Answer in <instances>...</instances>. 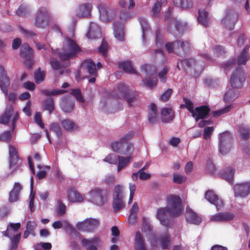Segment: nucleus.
Masks as SVG:
<instances>
[{
    "instance_id": "obj_62",
    "label": "nucleus",
    "mask_w": 250,
    "mask_h": 250,
    "mask_svg": "<svg viewBox=\"0 0 250 250\" xmlns=\"http://www.w3.org/2000/svg\"><path fill=\"white\" fill-rule=\"evenodd\" d=\"M37 225L35 222L29 221L27 222L26 227V229L31 232L33 236L35 235L34 229L36 228Z\"/></svg>"
},
{
    "instance_id": "obj_34",
    "label": "nucleus",
    "mask_w": 250,
    "mask_h": 250,
    "mask_svg": "<svg viewBox=\"0 0 250 250\" xmlns=\"http://www.w3.org/2000/svg\"><path fill=\"white\" fill-rule=\"evenodd\" d=\"M100 35V30L99 27L95 24H91L86 34L89 39H95Z\"/></svg>"
},
{
    "instance_id": "obj_48",
    "label": "nucleus",
    "mask_w": 250,
    "mask_h": 250,
    "mask_svg": "<svg viewBox=\"0 0 250 250\" xmlns=\"http://www.w3.org/2000/svg\"><path fill=\"white\" fill-rule=\"evenodd\" d=\"M232 108V105L231 104L227 105L224 108L219 110L213 111L212 115L214 117L220 116L223 114L229 112Z\"/></svg>"
},
{
    "instance_id": "obj_24",
    "label": "nucleus",
    "mask_w": 250,
    "mask_h": 250,
    "mask_svg": "<svg viewBox=\"0 0 250 250\" xmlns=\"http://www.w3.org/2000/svg\"><path fill=\"white\" fill-rule=\"evenodd\" d=\"M234 218V214L231 213L221 212L216 213L212 216L211 221L214 222H224L232 220Z\"/></svg>"
},
{
    "instance_id": "obj_44",
    "label": "nucleus",
    "mask_w": 250,
    "mask_h": 250,
    "mask_svg": "<svg viewBox=\"0 0 250 250\" xmlns=\"http://www.w3.org/2000/svg\"><path fill=\"white\" fill-rule=\"evenodd\" d=\"M238 128L241 139L245 140L249 139L250 137V128L244 125H239Z\"/></svg>"
},
{
    "instance_id": "obj_33",
    "label": "nucleus",
    "mask_w": 250,
    "mask_h": 250,
    "mask_svg": "<svg viewBox=\"0 0 250 250\" xmlns=\"http://www.w3.org/2000/svg\"><path fill=\"white\" fill-rule=\"evenodd\" d=\"M173 3L182 9H190L193 5L192 0H173Z\"/></svg>"
},
{
    "instance_id": "obj_26",
    "label": "nucleus",
    "mask_w": 250,
    "mask_h": 250,
    "mask_svg": "<svg viewBox=\"0 0 250 250\" xmlns=\"http://www.w3.org/2000/svg\"><path fill=\"white\" fill-rule=\"evenodd\" d=\"M21 189L22 187L19 183H15L12 190L9 192V201L10 202H14L18 200Z\"/></svg>"
},
{
    "instance_id": "obj_32",
    "label": "nucleus",
    "mask_w": 250,
    "mask_h": 250,
    "mask_svg": "<svg viewBox=\"0 0 250 250\" xmlns=\"http://www.w3.org/2000/svg\"><path fill=\"white\" fill-rule=\"evenodd\" d=\"M61 123L62 127L68 131H73L78 129L77 125L68 119L62 120Z\"/></svg>"
},
{
    "instance_id": "obj_17",
    "label": "nucleus",
    "mask_w": 250,
    "mask_h": 250,
    "mask_svg": "<svg viewBox=\"0 0 250 250\" xmlns=\"http://www.w3.org/2000/svg\"><path fill=\"white\" fill-rule=\"evenodd\" d=\"M210 111V109L208 105H201L195 107L192 116L195 121L197 122L200 120L206 118Z\"/></svg>"
},
{
    "instance_id": "obj_14",
    "label": "nucleus",
    "mask_w": 250,
    "mask_h": 250,
    "mask_svg": "<svg viewBox=\"0 0 250 250\" xmlns=\"http://www.w3.org/2000/svg\"><path fill=\"white\" fill-rule=\"evenodd\" d=\"M117 89L119 94L127 102L129 106L131 103L136 100L134 92L130 90L128 87L124 83H120L117 85Z\"/></svg>"
},
{
    "instance_id": "obj_49",
    "label": "nucleus",
    "mask_w": 250,
    "mask_h": 250,
    "mask_svg": "<svg viewBox=\"0 0 250 250\" xmlns=\"http://www.w3.org/2000/svg\"><path fill=\"white\" fill-rule=\"evenodd\" d=\"M183 101L185 103V104H181V107H186L192 114V113L194 111V109H193V103L190 100L185 97L183 98Z\"/></svg>"
},
{
    "instance_id": "obj_57",
    "label": "nucleus",
    "mask_w": 250,
    "mask_h": 250,
    "mask_svg": "<svg viewBox=\"0 0 250 250\" xmlns=\"http://www.w3.org/2000/svg\"><path fill=\"white\" fill-rule=\"evenodd\" d=\"M181 62L184 66L187 67H195L196 64V61L193 58H189L182 60Z\"/></svg>"
},
{
    "instance_id": "obj_41",
    "label": "nucleus",
    "mask_w": 250,
    "mask_h": 250,
    "mask_svg": "<svg viewBox=\"0 0 250 250\" xmlns=\"http://www.w3.org/2000/svg\"><path fill=\"white\" fill-rule=\"evenodd\" d=\"M172 112V109L171 108H163L161 110V115L163 116H167L169 115V116L167 118H163L162 121L163 123H168L173 120L174 118V114L172 113L171 114Z\"/></svg>"
},
{
    "instance_id": "obj_56",
    "label": "nucleus",
    "mask_w": 250,
    "mask_h": 250,
    "mask_svg": "<svg viewBox=\"0 0 250 250\" xmlns=\"http://www.w3.org/2000/svg\"><path fill=\"white\" fill-rule=\"evenodd\" d=\"M12 138V134L10 131H5L0 134V141L9 142Z\"/></svg>"
},
{
    "instance_id": "obj_55",
    "label": "nucleus",
    "mask_w": 250,
    "mask_h": 250,
    "mask_svg": "<svg viewBox=\"0 0 250 250\" xmlns=\"http://www.w3.org/2000/svg\"><path fill=\"white\" fill-rule=\"evenodd\" d=\"M108 47L107 42L104 40H103L101 45L98 47V49L99 52L101 53L103 56L105 57L107 54Z\"/></svg>"
},
{
    "instance_id": "obj_43",
    "label": "nucleus",
    "mask_w": 250,
    "mask_h": 250,
    "mask_svg": "<svg viewBox=\"0 0 250 250\" xmlns=\"http://www.w3.org/2000/svg\"><path fill=\"white\" fill-rule=\"evenodd\" d=\"M198 12L199 17H198V21L199 22H200L205 26H208L209 24L208 13L207 11L202 10H199Z\"/></svg>"
},
{
    "instance_id": "obj_51",
    "label": "nucleus",
    "mask_w": 250,
    "mask_h": 250,
    "mask_svg": "<svg viewBox=\"0 0 250 250\" xmlns=\"http://www.w3.org/2000/svg\"><path fill=\"white\" fill-rule=\"evenodd\" d=\"M143 82L145 85L149 88L152 89L155 86L157 83L158 80L156 78H148L143 80Z\"/></svg>"
},
{
    "instance_id": "obj_6",
    "label": "nucleus",
    "mask_w": 250,
    "mask_h": 250,
    "mask_svg": "<svg viewBox=\"0 0 250 250\" xmlns=\"http://www.w3.org/2000/svg\"><path fill=\"white\" fill-rule=\"evenodd\" d=\"M50 21L51 16L47 9L44 7L40 8L35 15L34 25L38 28H44Z\"/></svg>"
},
{
    "instance_id": "obj_1",
    "label": "nucleus",
    "mask_w": 250,
    "mask_h": 250,
    "mask_svg": "<svg viewBox=\"0 0 250 250\" xmlns=\"http://www.w3.org/2000/svg\"><path fill=\"white\" fill-rule=\"evenodd\" d=\"M81 49L75 41L69 37H65L63 42L62 51L58 53V56L61 60L67 61L66 66L70 64L69 59L76 56L77 53Z\"/></svg>"
},
{
    "instance_id": "obj_20",
    "label": "nucleus",
    "mask_w": 250,
    "mask_h": 250,
    "mask_svg": "<svg viewBox=\"0 0 250 250\" xmlns=\"http://www.w3.org/2000/svg\"><path fill=\"white\" fill-rule=\"evenodd\" d=\"M238 20V15L233 12H228L222 20L221 23L224 26V27H228V23L231 24V27L229 29H232L234 26V25Z\"/></svg>"
},
{
    "instance_id": "obj_28",
    "label": "nucleus",
    "mask_w": 250,
    "mask_h": 250,
    "mask_svg": "<svg viewBox=\"0 0 250 250\" xmlns=\"http://www.w3.org/2000/svg\"><path fill=\"white\" fill-rule=\"evenodd\" d=\"M113 25L115 37L119 41H123L124 40L123 25L119 22H114Z\"/></svg>"
},
{
    "instance_id": "obj_38",
    "label": "nucleus",
    "mask_w": 250,
    "mask_h": 250,
    "mask_svg": "<svg viewBox=\"0 0 250 250\" xmlns=\"http://www.w3.org/2000/svg\"><path fill=\"white\" fill-rule=\"evenodd\" d=\"M129 154V156L126 157L121 156H118V165L117 170L118 172L120 171L122 169L125 167L129 163L131 157L130 156L131 153L130 152Z\"/></svg>"
},
{
    "instance_id": "obj_25",
    "label": "nucleus",
    "mask_w": 250,
    "mask_h": 250,
    "mask_svg": "<svg viewBox=\"0 0 250 250\" xmlns=\"http://www.w3.org/2000/svg\"><path fill=\"white\" fill-rule=\"evenodd\" d=\"M234 170L232 167H227L225 170L219 173L221 178L227 181L229 184H232Z\"/></svg>"
},
{
    "instance_id": "obj_10",
    "label": "nucleus",
    "mask_w": 250,
    "mask_h": 250,
    "mask_svg": "<svg viewBox=\"0 0 250 250\" xmlns=\"http://www.w3.org/2000/svg\"><path fill=\"white\" fill-rule=\"evenodd\" d=\"M124 198L123 187L120 185H116L114 189L112 203V207L115 212H117L124 208L125 204Z\"/></svg>"
},
{
    "instance_id": "obj_2",
    "label": "nucleus",
    "mask_w": 250,
    "mask_h": 250,
    "mask_svg": "<svg viewBox=\"0 0 250 250\" xmlns=\"http://www.w3.org/2000/svg\"><path fill=\"white\" fill-rule=\"evenodd\" d=\"M134 136V133L129 131L118 142H114L111 144L112 149L121 155H127L133 149V144L128 143L129 140Z\"/></svg>"
},
{
    "instance_id": "obj_39",
    "label": "nucleus",
    "mask_w": 250,
    "mask_h": 250,
    "mask_svg": "<svg viewBox=\"0 0 250 250\" xmlns=\"http://www.w3.org/2000/svg\"><path fill=\"white\" fill-rule=\"evenodd\" d=\"M120 68L123 69L125 72L129 74H137V71L133 68L131 62L130 61H125L119 64Z\"/></svg>"
},
{
    "instance_id": "obj_60",
    "label": "nucleus",
    "mask_w": 250,
    "mask_h": 250,
    "mask_svg": "<svg viewBox=\"0 0 250 250\" xmlns=\"http://www.w3.org/2000/svg\"><path fill=\"white\" fill-rule=\"evenodd\" d=\"M172 92V89L171 88L167 89L160 96V100L163 102L168 101Z\"/></svg>"
},
{
    "instance_id": "obj_63",
    "label": "nucleus",
    "mask_w": 250,
    "mask_h": 250,
    "mask_svg": "<svg viewBox=\"0 0 250 250\" xmlns=\"http://www.w3.org/2000/svg\"><path fill=\"white\" fill-rule=\"evenodd\" d=\"M28 12V10L27 7L21 5L18 8L16 14L19 16H25Z\"/></svg>"
},
{
    "instance_id": "obj_22",
    "label": "nucleus",
    "mask_w": 250,
    "mask_h": 250,
    "mask_svg": "<svg viewBox=\"0 0 250 250\" xmlns=\"http://www.w3.org/2000/svg\"><path fill=\"white\" fill-rule=\"evenodd\" d=\"M92 8L91 4L85 3L80 5L76 10L78 16L80 17L88 18L90 16L91 11Z\"/></svg>"
},
{
    "instance_id": "obj_16",
    "label": "nucleus",
    "mask_w": 250,
    "mask_h": 250,
    "mask_svg": "<svg viewBox=\"0 0 250 250\" xmlns=\"http://www.w3.org/2000/svg\"><path fill=\"white\" fill-rule=\"evenodd\" d=\"M235 196L245 197L250 193V181L236 184L234 187Z\"/></svg>"
},
{
    "instance_id": "obj_47",
    "label": "nucleus",
    "mask_w": 250,
    "mask_h": 250,
    "mask_svg": "<svg viewBox=\"0 0 250 250\" xmlns=\"http://www.w3.org/2000/svg\"><path fill=\"white\" fill-rule=\"evenodd\" d=\"M160 1L161 3L159 1H157L152 7V12L154 16H157L160 13L161 9L162 4H166L167 2V0H160Z\"/></svg>"
},
{
    "instance_id": "obj_13",
    "label": "nucleus",
    "mask_w": 250,
    "mask_h": 250,
    "mask_svg": "<svg viewBox=\"0 0 250 250\" xmlns=\"http://www.w3.org/2000/svg\"><path fill=\"white\" fill-rule=\"evenodd\" d=\"M21 55L24 60V64L28 69L33 63L34 50L27 43H23L21 48Z\"/></svg>"
},
{
    "instance_id": "obj_23",
    "label": "nucleus",
    "mask_w": 250,
    "mask_h": 250,
    "mask_svg": "<svg viewBox=\"0 0 250 250\" xmlns=\"http://www.w3.org/2000/svg\"><path fill=\"white\" fill-rule=\"evenodd\" d=\"M9 155L10 167H15L18 164L19 158L18 155L17 149L15 146L11 145L9 146Z\"/></svg>"
},
{
    "instance_id": "obj_37",
    "label": "nucleus",
    "mask_w": 250,
    "mask_h": 250,
    "mask_svg": "<svg viewBox=\"0 0 250 250\" xmlns=\"http://www.w3.org/2000/svg\"><path fill=\"white\" fill-rule=\"evenodd\" d=\"M249 49V46L248 45L246 46L243 50V51L242 52V53L240 54V55L239 56L238 58V65L239 66L240 65H244L247 62L250 60V56L248 54V51Z\"/></svg>"
},
{
    "instance_id": "obj_35",
    "label": "nucleus",
    "mask_w": 250,
    "mask_h": 250,
    "mask_svg": "<svg viewBox=\"0 0 250 250\" xmlns=\"http://www.w3.org/2000/svg\"><path fill=\"white\" fill-rule=\"evenodd\" d=\"M82 243L87 247L86 250H97L96 245L98 243V239L96 238L89 239L84 238L82 240Z\"/></svg>"
},
{
    "instance_id": "obj_42",
    "label": "nucleus",
    "mask_w": 250,
    "mask_h": 250,
    "mask_svg": "<svg viewBox=\"0 0 250 250\" xmlns=\"http://www.w3.org/2000/svg\"><path fill=\"white\" fill-rule=\"evenodd\" d=\"M187 220L189 222L198 225L202 222L201 218L195 212L191 210L188 212Z\"/></svg>"
},
{
    "instance_id": "obj_53",
    "label": "nucleus",
    "mask_w": 250,
    "mask_h": 250,
    "mask_svg": "<svg viewBox=\"0 0 250 250\" xmlns=\"http://www.w3.org/2000/svg\"><path fill=\"white\" fill-rule=\"evenodd\" d=\"M172 180L174 183L181 184L186 182V177L178 173H174Z\"/></svg>"
},
{
    "instance_id": "obj_27",
    "label": "nucleus",
    "mask_w": 250,
    "mask_h": 250,
    "mask_svg": "<svg viewBox=\"0 0 250 250\" xmlns=\"http://www.w3.org/2000/svg\"><path fill=\"white\" fill-rule=\"evenodd\" d=\"M83 65L86 68L87 73L91 76L97 77L98 75L96 64L92 60L84 61Z\"/></svg>"
},
{
    "instance_id": "obj_64",
    "label": "nucleus",
    "mask_w": 250,
    "mask_h": 250,
    "mask_svg": "<svg viewBox=\"0 0 250 250\" xmlns=\"http://www.w3.org/2000/svg\"><path fill=\"white\" fill-rule=\"evenodd\" d=\"M50 128L52 131L55 132L57 134L58 136H60L62 135L61 127L58 123H52L50 125Z\"/></svg>"
},
{
    "instance_id": "obj_52",
    "label": "nucleus",
    "mask_w": 250,
    "mask_h": 250,
    "mask_svg": "<svg viewBox=\"0 0 250 250\" xmlns=\"http://www.w3.org/2000/svg\"><path fill=\"white\" fill-rule=\"evenodd\" d=\"M70 93L73 95L76 100L80 103H84V99L82 95L81 90L79 89H73Z\"/></svg>"
},
{
    "instance_id": "obj_54",
    "label": "nucleus",
    "mask_w": 250,
    "mask_h": 250,
    "mask_svg": "<svg viewBox=\"0 0 250 250\" xmlns=\"http://www.w3.org/2000/svg\"><path fill=\"white\" fill-rule=\"evenodd\" d=\"M66 207L62 201H59L57 208L58 215L62 216L65 213Z\"/></svg>"
},
{
    "instance_id": "obj_9",
    "label": "nucleus",
    "mask_w": 250,
    "mask_h": 250,
    "mask_svg": "<svg viewBox=\"0 0 250 250\" xmlns=\"http://www.w3.org/2000/svg\"><path fill=\"white\" fill-rule=\"evenodd\" d=\"M246 75L242 67H238L235 69L231 74L229 83L233 88H241L246 81Z\"/></svg>"
},
{
    "instance_id": "obj_29",
    "label": "nucleus",
    "mask_w": 250,
    "mask_h": 250,
    "mask_svg": "<svg viewBox=\"0 0 250 250\" xmlns=\"http://www.w3.org/2000/svg\"><path fill=\"white\" fill-rule=\"evenodd\" d=\"M134 248L135 250H147L144 240L140 231L136 233L134 240Z\"/></svg>"
},
{
    "instance_id": "obj_21",
    "label": "nucleus",
    "mask_w": 250,
    "mask_h": 250,
    "mask_svg": "<svg viewBox=\"0 0 250 250\" xmlns=\"http://www.w3.org/2000/svg\"><path fill=\"white\" fill-rule=\"evenodd\" d=\"M67 197L71 202H81L83 197L74 187H70L67 190Z\"/></svg>"
},
{
    "instance_id": "obj_5",
    "label": "nucleus",
    "mask_w": 250,
    "mask_h": 250,
    "mask_svg": "<svg viewBox=\"0 0 250 250\" xmlns=\"http://www.w3.org/2000/svg\"><path fill=\"white\" fill-rule=\"evenodd\" d=\"M165 47L169 53H175L181 55L189 52L190 43L188 41H176L171 42H167L165 44Z\"/></svg>"
},
{
    "instance_id": "obj_58",
    "label": "nucleus",
    "mask_w": 250,
    "mask_h": 250,
    "mask_svg": "<svg viewBox=\"0 0 250 250\" xmlns=\"http://www.w3.org/2000/svg\"><path fill=\"white\" fill-rule=\"evenodd\" d=\"M153 56L154 59H160L162 61H164L165 58L163 51L160 49L154 50Z\"/></svg>"
},
{
    "instance_id": "obj_61",
    "label": "nucleus",
    "mask_w": 250,
    "mask_h": 250,
    "mask_svg": "<svg viewBox=\"0 0 250 250\" xmlns=\"http://www.w3.org/2000/svg\"><path fill=\"white\" fill-rule=\"evenodd\" d=\"M104 161L110 164L115 165L117 163V159L114 154H109L104 159Z\"/></svg>"
},
{
    "instance_id": "obj_3",
    "label": "nucleus",
    "mask_w": 250,
    "mask_h": 250,
    "mask_svg": "<svg viewBox=\"0 0 250 250\" xmlns=\"http://www.w3.org/2000/svg\"><path fill=\"white\" fill-rule=\"evenodd\" d=\"M167 207L169 217H179L182 214V202L181 198L176 195H170L167 197Z\"/></svg>"
},
{
    "instance_id": "obj_15",
    "label": "nucleus",
    "mask_w": 250,
    "mask_h": 250,
    "mask_svg": "<svg viewBox=\"0 0 250 250\" xmlns=\"http://www.w3.org/2000/svg\"><path fill=\"white\" fill-rule=\"evenodd\" d=\"M99 225L98 220L87 218L83 222H78L76 225L77 229L80 231H92Z\"/></svg>"
},
{
    "instance_id": "obj_59",
    "label": "nucleus",
    "mask_w": 250,
    "mask_h": 250,
    "mask_svg": "<svg viewBox=\"0 0 250 250\" xmlns=\"http://www.w3.org/2000/svg\"><path fill=\"white\" fill-rule=\"evenodd\" d=\"M168 71V68L167 66H165L163 67V69L159 73L158 76L161 82L163 83L166 82L167 79V75Z\"/></svg>"
},
{
    "instance_id": "obj_19",
    "label": "nucleus",
    "mask_w": 250,
    "mask_h": 250,
    "mask_svg": "<svg viewBox=\"0 0 250 250\" xmlns=\"http://www.w3.org/2000/svg\"><path fill=\"white\" fill-rule=\"evenodd\" d=\"M206 199L210 203L214 205L219 209L223 206L222 200L212 190H208L205 195Z\"/></svg>"
},
{
    "instance_id": "obj_12",
    "label": "nucleus",
    "mask_w": 250,
    "mask_h": 250,
    "mask_svg": "<svg viewBox=\"0 0 250 250\" xmlns=\"http://www.w3.org/2000/svg\"><path fill=\"white\" fill-rule=\"evenodd\" d=\"M19 117V113L14 114L13 106L10 105L6 107L4 113L0 116V123L7 125L12 119V131H14Z\"/></svg>"
},
{
    "instance_id": "obj_31",
    "label": "nucleus",
    "mask_w": 250,
    "mask_h": 250,
    "mask_svg": "<svg viewBox=\"0 0 250 250\" xmlns=\"http://www.w3.org/2000/svg\"><path fill=\"white\" fill-rule=\"evenodd\" d=\"M98 8L100 13V16L103 20L109 21L112 19V17L109 16L110 9L108 6L105 4H100L98 5Z\"/></svg>"
},
{
    "instance_id": "obj_36",
    "label": "nucleus",
    "mask_w": 250,
    "mask_h": 250,
    "mask_svg": "<svg viewBox=\"0 0 250 250\" xmlns=\"http://www.w3.org/2000/svg\"><path fill=\"white\" fill-rule=\"evenodd\" d=\"M238 97V94L236 90L233 88L229 89L224 96V101L225 103H229L234 100Z\"/></svg>"
},
{
    "instance_id": "obj_46",
    "label": "nucleus",
    "mask_w": 250,
    "mask_h": 250,
    "mask_svg": "<svg viewBox=\"0 0 250 250\" xmlns=\"http://www.w3.org/2000/svg\"><path fill=\"white\" fill-rule=\"evenodd\" d=\"M142 70L144 71L147 75L150 76L155 74L157 73L156 67L152 65L145 64L142 66Z\"/></svg>"
},
{
    "instance_id": "obj_30",
    "label": "nucleus",
    "mask_w": 250,
    "mask_h": 250,
    "mask_svg": "<svg viewBox=\"0 0 250 250\" xmlns=\"http://www.w3.org/2000/svg\"><path fill=\"white\" fill-rule=\"evenodd\" d=\"M147 117L149 122L151 124H156L158 122L157 108L156 104L154 103L150 105Z\"/></svg>"
},
{
    "instance_id": "obj_45",
    "label": "nucleus",
    "mask_w": 250,
    "mask_h": 250,
    "mask_svg": "<svg viewBox=\"0 0 250 250\" xmlns=\"http://www.w3.org/2000/svg\"><path fill=\"white\" fill-rule=\"evenodd\" d=\"M45 73L44 71H41L39 68L34 72V79L36 83L38 84L42 83L44 80Z\"/></svg>"
},
{
    "instance_id": "obj_4",
    "label": "nucleus",
    "mask_w": 250,
    "mask_h": 250,
    "mask_svg": "<svg viewBox=\"0 0 250 250\" xmlns=\"http://www.w3.org/2000/svg\"><path fill=\"white\" fill-rule=\"evenodd\" d=\"M233 137L228 131H225L218 135V148L220 153L226 154L232 148Z\"/></svg>"
},
{
    "instance_id": "obj_18",
    "label": "nucleus",
    "mask_w": 250,
    "mask_h": 250,
    "mask_svg": "<svg viewBox=\"0 0 250 250\" xmlns=\"http://www.w3.org/2000/svg\"><path fill=\"white\" fill-rule=\"evenodd\" d=\"M168 216H169V210L167 207L160 208L158 209L156 217L160 221L162 225L166 227L168 226Z\"/></svg>"
},
{
    "instance_id": "obj_50",
    "label": "nucleus",
    "mask_w": 250,
    "mask_h": 250,
    "mask_svg": "<svg viewBox=\"0 0 250 250\" xmlns=\"http://www.w3.org/2000/svg\"><path fill=\"white\" fill-rule=\"evenodd\" d=\"M74 103L73 102H68L67 101H63L62 104V110L67 113L70 112L73 109Z\"/></svg>"
},
{
    "instance_id": "obj_11",
    "label": "nucleus",
    "mask_w": 250,
    "mask_h": 250,
    "mask_svg": "<svg viewBox=\"0 0 250 250\" xmlns=\"http://www.w3.org/2000/svg\"><path fill=\"white\" fill-rule=\"evenodd\" d=\"M89 195L91 202L97 205H102L107 199L108 192L105 189L94 188L89 191Z\"/></svg>"
},
{
    "instance_id": "obj_8",
    "label": "nucleus",
    "mask_w": 250,
    "mask_h": 250,
    "mask_svg": "<svg viewBox=\"0 0 250 250\" xmlns=\"http://www.w3.org/2000/svg\"><path fill=\"white\" fill-rule=\"evenodd\" d=\"M10 84L9 77L6 75L4 68L0 65V88L4 95L8 96L9 101L14 102L17 98V94L15 93H8V88Z\"/></svg>"
},
{
    "instance_id": "obj_7",
    "label": "nucleus",
    "mask_w": 250,
    "mask_h": 250,
    "mask_svg": "<svg viewBox=\"0 0 250 250\" xmlns=\"http://www.w3.org/2000/svg\"><path fill=\"white\" fill-rule=\"evenodd\" d=\"M66 92L65 90L60 89H53L52 90L44 89L42 90L41 92L46 96L50 97L49 98L45 99L42 103V106L43 109L45 110L48 111L49 113L51 114L55 109L54 104V100L51 97L56 96L64 93Z\"/></svg>"
},
{
    "instance_id": "obj_40",
    "label": "nucleus",
    "mask_w": 250,
    "mask_h": 250,
    "mask_svg": "<svg viewBox=\"0 0 250 250\" xmlns=\"http://www.w3.org/2000/svg\"><path fill=\"white\" fill-rule=\"evenodd\" d=\"M159 242L163 249H168L171 242V238L169 234L168 233H166L165 234L161 235L159 238Z\"/></svg>"
}]
</instances>
